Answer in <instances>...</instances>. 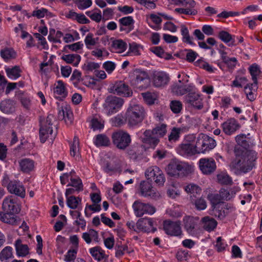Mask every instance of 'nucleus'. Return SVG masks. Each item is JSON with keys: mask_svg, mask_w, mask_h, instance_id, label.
Here are the masks:
<instances>
[{"mask_svg": "<svg viewBox=\"0 0 262 262\" xmlns=\"http://www.w3.org/2000/svg\"><path fill=\"white\" fill-rule=\"evenodd\" d=\"M235 159L230 164V168L237 174L246 173L251 171L255 166L257 159L254 150L243 149L239 146L234 148Z\"/></svg>", "mask_w": 262, "mask_h": 262, "instance_id": "f257e3e1", "label": "nucleus"}, {"mask_svg": "<svg viewBox=\"0 0 262 262\" xmlns=\"http://www.w3.org/2000/svg\"><path fill=\"white\" fill-rule=\"evenodd\" d=\"M2 208L4 212H0V220L10 225H16L17 220L15 214H17L20 210L18 199L15 196L10 195L4 199Z\"/></svg>", "mask_w": 262, "mask_h": 262, "instance_id": "f03ea898", "label": "nucleus"}, {"mask_svg": "<svg viewBox=\"0 0 262 262\" xmlns=\"http://www.w3.org/2000/svg\"><path fill=\"white\" fill-rule=\"evenodd\" d=\"M146 116L144 108L139 104H130L126 112V121L131 127L141 123Z\"/></svg>", "mask_w": 262, "mask_h": 262, "instance_id": "7ed1b4c3", "label": "nucleus"}, {"mask_svg": "<svg viewBox=\"0 0 262 262\" xmlns=\"http://www.w3.org/2000/svg\"><path fill=\"white\" fill-rule=\"evenodd\" d=\"M129 76L130 84L136 88L143 90L149 84V76L143 70L136 69L130 72Z\"/></svg>", "mask_w": 262, "mask_h": 262, "instance_id": "20e7f679", "label": "nucleus"}, {"mask_svg": "<svg viewBox=\"0 0 262 262\" xmlns=\"http://www.w3.org/2000/svg\"><path fill=\"white\" fill-rule=\"evenodd\" d=\"M111 138L114 145L121 150H126L131 144V136L123 130H119L113 133Z\"/></svg>", "mask_w": 262, "mask_h": 262, "instance_id": "39448f33", "label": "nucleus"}, {"mask_svg": "<svg viewBox=\"0 0 262 262\" xmlns=\"http://www.w3.org/2000/svg\"><path fill=\"white\" fill-rule=\"evenodd\" d=\"M54 118L53 115L50 114L47 118L43 117H39V137L42 143L45 142L49 135L53 133L52 120Z\"/></svg>", "mask_w": 262, "mask_h": 262, "instance_id": "423d86ee", "label": "nucleus"}, {"mask_svg": "<svg viewBox=\"0 0 262 262\" xmlns=\"http://www.w3.org/2000/svg\"><path fill=\"white\" fill-rule=\"evenodd\" d=\"M124 101L115 96H107L103 104V107L108 115L114 114L119 111L123 104Z\"/></svg>", "mask_w": 262, "mask_h": 262, "instance_id": "0eeeda50", "label": "nucleus"}, {"mask_svg": "<svg viewBox=\"0 0 262 262\" xmlns=\"http://www.w3.org/2000/svg\"><path fill=\"white\" fill-rule=\"evenodd\" d=\"M145 174L148 180L154 181L159 186H163L165 182L163 172L156 166L148 168Z\"/></svg>", "mask_w": 262, "mask_h": 262, "instance_id": "6e6552de", "label": "nucleus"}, {"mask_svg": "<svg viewBox=\"0 0 262 262\" xmlns=\"http://www.w3.org/2000/svg\"><path fill=\"white\" fill-rule=\"evenodd\" d=\"M188 165L180 161L172 160L167 166V173L171 177H179L187 172Z\"/></svg>", "mask_w": 262, "mask_h": 262, "instance_id": "1a4fd4ad", "label": "nucleus"}, {"mask_svg": "<svg viewBox=\"0 0 262 262\" xmlns=\"http://www.w3.org/2000/svg\"><path fill=\"white\" fill-rule=\"evenodd\" d=\"M196 147L199 153H204L213 149L216 145L215 141L206 135L200 136L196 140Z\"/></svg>", "mask_w": 262, "mask_h": 262, "instance_id": "9d476101", "label": "nucleus"}, {"mask_svg": "<svg viewBox=\"0 0 262 262\" xmlns=\"http://www.w3.org/2000/svg\"><path fill=\"white\" fill-rule=\"evenodd\" d=\"M3 185H7V189L10 193L14 194L21 198L25 197V188L19 181L16 180L10 181L8 183V180L4 179L3 181Z\"/></svg>", "mask_w": 262, "mask_h": 262, "instance_id": "9b49d317", "label": "nucleus"}, {"mask_svg": "<svg viewBox=\"0 0 262 262\" xmlns=\"http://www.w3.org/2000/svg\"><path fill=\"white\" fill-rule=\"evenodd\" d=\"M163 229L165 233L170 236L179 237L183 235L180 221L166 220L163 222Z\"/></svg>", "mask_w": 262, "mask_h": 262, "instance_id": "f8f14e48", "label": "nucleus"}, {"mask_svg": "<svg viewBox=\"0 0 262 262\" xmlns=\"http://www.w3.org/2000/svg\"><path fill=\"white\" fill-rule=\"evenodd\" d=\"M133 208L136 215L138 217H141L144 214H153L156 210L154 206L140 201H135L133 205Z\"/></svg>", "mask_w": 262, "mask_h": 262, "instance_id": "ddd939ff", "label": "nucleus"}, {"mask_svg": "<svg viewBox=\"0 0 262 262\" xmlns=\"http://www.w3.org/2000/svg\"><path fill=\"white\" fill-rule=\"evenodd\" d=\"M198 217L185 216L183 219L184 228L191 236H195L198 233Z\"/></svg>", "mask_w": 262, "mask_h": 262, "instance_id": "4468645a", "label": "nucleus"}, {"mask_svg": "<svg viewBox=\"0 0 262 262\" xmlns=\"http://www.w3.org/2000/svg\"><path fill=\"white\" fill-rule=\"evenodd\" d=\"M110 93L117 94L123 97H131L133 95L132 90L129 86L122 81L117 82L110 89Z\"/></svg>", "mask_w": 262, "mask_h": 262, "instance_id": "2eb2a0df", "label": "nucleus"}, {"mask_svg": "<svg viewBox=\"0 0 262 262\" xmlns=\"http://www.w3.org/2000/svg\"><path fill=\"white\" fill-rule=\"evenodd\" d=\"M199 167L205 174H210L216 169V163L212 158H202L199 161Z\"/></svg>", "mask_w": 262, "mask_h": 262, "instance_id": "dca6fc26", "label": "nucleus"}, {"mask_svg": "<svg viewBox=\"0 0 262 262\" xmlns=\"http://www.w3.org/2000/svg\"><path fill=\"white\" fill-rule=\"evenodd\" d=\"M185 102L189 106H192L197 110H201L203 107L202 99L200 95L195 93H189L185 96Z\"/></svg>", "mask_w": 262, "mask_h": 262, "instance_id": "f3484780", "label": "nucleus"}, {"mask_svg": "<svg viewBox=\"0 0 262 262\" xmlns=\"http://www.w3.org/2000/svg\"><path fill=\"white\" fill-rule=\"evenodd\" d=\"M223 132L227 135H231L238 129L241 125L233 118H230L222 124Z\"/></svg>", "mask_w": 262, "mask_h": 262, "instance_id": "a211bd4d", "label": "nucleus"}, {"mask_svg": "<svg viewBox=\"0 0 262 262\" xmlns=\"http://www.w3.org/2000/svg\"><path fill=\"white\" fill-rule=\"evenodd\" d=\"M153 221L150 218H141L139 219L136 223V228L137 230L146 232H149L151 230L155 232L156 228H152Z\"/></svg>", "mask_w": 262, "mask_h": 262, "instance_id": "6ab92c4d", "label": "nucleus"}, {"mask_svg": "<svg viewBox=\"0 0 262 262\" xmlns=\"http://www.w3.org/2000/svg\"><path fill=\"white\" fill-rule=\"evenodd\" d=\"M58 118L59 120H64L67 124H71L73 121V115L70 107L62 106L58 111Z\"/></svg>", "mask_w": 262, "mask_h": 262, "instance_id": "aec40b11", "label": "nucleus"}, {"mask_svg": "<svg viewBox=\"0 0 262 262\" xmlns=\"http://www.w3.org/2000/svg\"><path fill=\"white\" fill-rule=\"evenodd\" d=\"M140 193L141 195L145 197L156 198L157 194L155 190L149 182L142 181L140 185Z\"/></svg>", "mask_w": 262, "mask_h": 262, "instance_id": "412c9836", "label": "nucleus"}, {"mask_svg": "<svg viewBox=\"0 0 262 262\" xmlns=\"http://www.w3.org/2000/svg\"><path fill=\"white\" fill-rule=\"evenodd\" d=\"M144 137L142 138V142L148 147L155 148L159 142L157 137L152 134L150 130H146L143 133Z\"/></svg>", "mask_w": 262, "mask_h": 262, "instance_id": "4be33fe9", "label": "nucleus"}, {"mask_svg": "<svg viewBox=\"0 0 262 262\" xmlns=\"http://www.w3.org/2000/svg\"><path fill=\"white\" fill-rule=\"evenodd\" d=\"M169 81V77L166 73L158 72L154 75L153 82L156 87H161L167 85Z\"/></svg>", "mask_w": 262, "mask_h": 262, "instance_id": "5701e85b", "label": "nucleus"}, {"mask_svg": "<svg viewBox=\"0 0 262 262\" xmlns=\"http://www.w3.org/2000/svg\"><path fill=\"white\" fill-rule=\"evenodd\" d=\"M54 97L59 100H63L68 95L65 86L61 80L57 82V84H55L54 88Z\"/></svg>", "mask_w": 262, "mask_h": 262, "instance_id": "b1692460", "label": "nucleus"}, {"mask_svg": "<svg viewBox=\"0 0 262 262\" xmlns=\"http://www.w3.org/2000/svg\"><path fill=\"white\" fill-rule=\"evenodd\" d=\"M179 151L181 155L191 156L199 154L198 147H196V143L195 145L188 143L182 144L179 147Z\"/></svg>", "mask_w": 262, "mask_h": 262, "instance_id": "393cba45", "label": "nucleus"}, {"mask_svg": "<svg viewBox=\"0 0 262 262\" xmlns=\"http://www.w3.org/2000/svg\"><path fill=\"white\" fill-rule=\"evenodd\" d=\"M193 86L191 85L173 84L171 88L172 92L178 95H183L191 92Z\"/></svg>", "mask_w": 262, "mask_h": 262, "instance_id": "a878e982", "label": "nucleus"}, {"mask_svg": "<svg viewBox=\"0 0 262 262\" xmlns=\"http://www.w3.org/2000/svg\"><path fill=\"white\" fill-rule=\"evenodd\" d=\"M19 165L21 171L28 173L34 169V162L31 159L24 158L19 161Z\"/></svg>", "mask_w": 262, "mask_h": 262, "instance_id": "bb28decb", "label": "nucleus"}, {"mask_svg": "<svg viewBox=\"0 0 262 262\" xmlns=\"http://www.w3.org/2000/svg\"><path fill=\"white\" fill-rule=\"evenodd\" d=\"M202 222L204 229L208 232L213 231L217 225V223L214 219L208 216L203 217Z\"/></svg>", "mask_w": 262, "mask_h": 262, "instance_id": "cd10ccee", "label": "nucleus"}, {"mask_svg": "<svg viewBox=\"0 0 262 262\" xmlns=\"http://www.w3.org/2000/svg\"><path fill=\"white\" fill-rule=\"evenodd\" d=\"M1 110L6 114H12L15 111V103L11 100H6L1 102Z\"/></svg>", "mask_w": 262, "mask_h": 262, "instance_id": "c85d7f7f", "label": "nucleus"}, {"mask_svg": "<svg viewBox=\"0 0 262 262\" xmlns=\"http://www.w3.org/2000/svg\"><path fill=\"white\" fill-rule=\"evenodd\" d=\"M185 190L190 194V197L191 200L197 198V195H200L201 193V188L197 185L191 183L185 187Z\"/></svg>", "mask_w": 262, "mask_h": 262, "instance_id": "c756f323", "label": "nucleus"}, {"mask_svg": "<svg viewBox=\"0 0 262 262\" xmlns=\"http://www.w3.org/2000/svg\"><path fill=\"white\" fill-rule=\"evenodd\" d=\"M16 253L19 256L24 257L29 253V248L27 245L22 244L20 239H18L15 243Z\"/></svg>", "mask_w": 262, "mask_h": 262, "instance_id": "7c9ffc66", "label": "nucleus"}, {"mask_svg": "<svg viewBox=\"0 0 262 262\" xmlns=\"http://www.w3.org/2000/svg\"><path fill=\"white\" fill-rule=\"evenodd\" d=\"M61 59L67 63L73 64L74 66L77 67L80 61L81 57L78 54H71L63 55Z\"/></svg>", "mask_w": 262, "mask_h": 262, "instance_id": "2f4dec72", "label": "nucleus"}, {"mask_svg": "<svg viewBox=\"0 0 262 262\" xmlns=\"http://www.w3.org/2000/svg\"><path fill=\"white\" fill-rule=\"evenodd\" d=\"M94 143L97 147L108 146L110 145L111 142L109 138L106 135L99 134L96 136Z\"/></svg>", "mask_w": 262, "mask_h": 262, "instance_id": "473e14b6", "label": "nucleus"}, {"mask_svg": "<svg viewBox=\"0 0 262 262\" xmlns=\"http://www.w3.org/2000/svg\"><path fill=\"white\" fill-rule=\"evenodd\" d=\"M249 72L252 76V79L253 81L255 89H257V76L261 73L259 67L256 63L252 64L249 68Z\"/></svg>", "mask_w": 262, "mask_h": 262, "instance_id": "72a5a7b5", "label": "nucleus"}, {"mask_svg": "<svg viewBox=\"0 0 262 262\" xmlns=\"http://www.w3.org/2000/svg\"><path fill=\"white\" fill-rule=\"evenodd\" d=\"M90 252L95 259L100 261L105 258H107L108 256L105 255L104 251L99 247H95L90 249Z\"/></svg>", "mask_w": 262, "mask_h": 262, "instance_id": "f704fd0d", "label": "nucleus"}, {"mask_svg": "<svg viewBox=\"0 0 262 262\" xmlns=\"http://www.w3.org/2000/svg\"><path fill=\"white\" fill-rule=\"evenodd\" d=\"M0 54L1 57L5 61L15 58L16 56V53L11 48H6L4 49L1 50Z\"/></svg>", "mask_w": 262, "mask_h": 262, "instance_id": "c9c22d12", "label": "nucleus"}, {"mask_svg": "<svg viewBox=\"0 0 262 262\" xmlns=\"http://www.w3.org/2000/svg\"><path fill=\"white\" fill-rule=\"evenodd\" d=\"M219 38L225 43L231 42L230 45L232 46H236L235 40L233 36L228 32L225 31H220L218 35Z\"/></svg>", "mask_w": 262, "mask_h": 262, "instance_id": "e433bc0d", "label": "nucleus"}, {"mask_svg": "<svg viewBox=\"0 0 262 262\" xmlns=\"http://www.w3.org/2000/svg\"><path fill=\"white\" fill-rule=\"evenodd\" d=\"M6 72L8 77L10 78L17 79L20 76L21 70L19 66H15L12 68H6Z\"/></svg>", "mask_w": 262, "mask_h": 262, "instance_id": "4c0bfd02", "label": "nucleus"}, {"mask_svg": "<svg viewBox=\"0 0 262 262\" xmlns=\"http://www.w3.org/2000/svg\"><path fill=\"white\" fill-rule=\"evenodd\" d=\"M81 203V199L79 197H76L74 195L67 197V204L68 206L72 209H75L78 208V205Z\"/></svg>", "mask_w": 262, "mask_h": 262, "instance_id": "58836bf2", "label": "nucleus"}, {"mask_svg": "<svg viewBox=\"0 0 262 262\" xmlns=\"http://www.w3.org/2000/svg\"><path fill=\"white\" fill-rule=\"evenodd\" d=\"M120 25L128 27L127 32L128 33L134 29V20L132 16H125L119 20Z\"/></svg>", "mask_w": 262, "mask_h": 262, "instance_id": "ea45409f", "label": "nucleus"}, {"mask_svg": "<svg viewBox=\"0 0 262 262\" xmlns=\"http://www.w3.org/2000/svg\"><path fill=\"white\" fill-rule=\"evenodd\" d=\"M181 32L183 36V41L189 45H194V43L192 40V38L189 35L188 28L184 25H181Z\"/></svg>", "mask_w": 262, "mask_h": 262, "instance_id": "a19ab883", "label": "nucleus"}, {"mask_svg": "<svg viewBox=\"0 0 262 262\" xmlns=\"http://www.w3.org/2000/svg\"><path fill=\"white\" fill-rule=\"evenodd\" d=\"M111 46L117 52L122 53L125 51L127 45L122 40L118 39L113 41Z\"/></svg>", "mask_w": 262, "mask_h": 262, "instance_id": "79ce46f5", "label": "nucleus"}, {"mask_svg": "<svg viewBox=\"0 0 262 262\" xmlns=\"http://www.w3.org/2000/svg\"><path fill=\"white\" fill-rule=\"evenodd\" d=\"M151 50L158 56L161 58H163L166 60H168L172 58V56L171 54L165 53L161 47H153Z\"/></svg>", "mask_w": 262, "mask_h": 262, "instance_id": "37998d69", "label": "nucleus"}, {"mask_svg": "<svg viewBox=\"0 0 262 262\" xmlns=\"http://www.w3.org/2000/svg\"><path fill=\"white\" fill-rule=\"evenodd\" d=\"M79 150V141L77 136H74L73 143L70 147V154L73 157H78Z\"/></svg>", "mask_w": 262, "mask_h": 262, "instance_id": "c03bdc74", "label": "nucleus"}, {"mask_svg": "<svg viewBox=\"0 0 262 262\" xmlns=\"http://www.w3.org/2000/svg\"><path fill=\"white\" fill-rule=\"evenodd\" d=\"M70 181L71 183L68 184L67 186H72L74 187L78 192L83 190L82 182L79 177L70 178Z\"/></svg>", "mask_w": 262, "mask_h": 262, "instance_id": "a18cd8bd", "label": "nucleus"}, {"mask_svg": "<svg viewBox=\"0 0 262 262\" xmlns=\"http://www.w3.org/2000/svg\"><path fill=\"white\" fill-rule=\"evenodd\" d=\"M229 214V211H225V210L220 209L219 207L212 208V214L218 219L223 220Z\"/></svg>", "mask_w": 262, "mask_h": 262, "instance_id": "49530a36", "label": "nucleus"}, {"mask_svg": "<svg viewBox=\"0 0 262 262\" xmlns=\"http://www.w3.org/2000/svg\"><path fill=\"white\" fill-rule=\"evenodd\" d=\"M236 142L238 145L236 146H239L243 149L248 150L247 148L249 147V143L246 139L245 135L242 134L237 136L235 138Z\"/></svg>", "mask_w": 262, "mask_h": 262, "instance_id": "de8ad7c7", "label": "nucleus"}, {"mask_svg": "<svg viewBox=\"0 0 262 262\" xmlns=\"http://www.w3.org/2000/svg\"><path fill=\"white\" fill-rule=\"evenodd\" d=\"M152 134L157 137H162L166 133V125L162 124L160 126H158L154 128L152 130Z\"/></svg>", "mask_w": 262, "mask_h": 262, "instance_id": "09e8293b", "label": "nucleus"}, {"mask_svg": "<svg viewBox=\"0 0 262 262\" xmlns=\"http://www.w3.org/2000/svg\"><path fill=\"white\" fill-rule=\"evenodd\" d=\"M208 198L211 202L212 208L218 207L217 205L223 201L220 193L209 194Z\"/></svg>", "mask_w": 262, "mask_h": 262, "instance_id": "8fccbe9b", "label": "nucleus"}, {"mask_svg": "<svg viewBox=\"0 0 262 262\" xmlns=\"http://www.w3.org/2000/svg\"><path fill=\"white\" fill-rule=\"evenodd\" d=\"M181 130L180 128L173 127L168 136V141L173 142L178 140Z\"/></svg>", "mask_w": 262, "mask_h": 262, "instance_id": "3c124183", "label": "nucleus"}, {"mask_svg": "<svg viewBox=\"0 0 262 262\" xmlns=\"http://www.w3.org/2000/svg\"><path fill=\"white\" fill-rule=\"evenodd\" d=\"M93 36V34L90 33L85 37L84 42L88 48H90V47L95 46L98 42L99 38H94Z\"/></svg>", "mask_w": 262, "mask_h": 262, "instance_id": "603ef678", "label": "nucleus"}, {"mask_svg": "<svg viewBox=\"0 0 262 262\" xmlns=\"http://www.w3.org/2000/svg\"><path fill=\"white\" fill-rule=\"evenodd\" d=\"M245 92L247 95V98L250 101H253L255 99L254 95L252 92V91H255L257 89H255L254 83L252 84H247L244 88Z\"/></svg>", "mask_w": 262, "mask_h": 262, "instance_id": "864d4df0", "label": "nucleus"}, {"mask_svg": "<svg viewBox=\"0 0 262 262\" xmlns=\"http://www.w3.org/2000/svg\"><path fill=\"white\" fill-rule=\"evenodd\" d=\"M12 248L11 247H6L0 253V259L1 261L7 260L12 256Z\"/></svg>", "mask_w": 262, "mask_h": 262, "instance_id": "5fc2aeb1", "label": "nucleus"}, {"mask_svg": "<svg viewBox=\"0 0 262 262\" xmlns=\"http://www.w3.org/2000/svg\"><path fill=\"white\" fill-rule=\"evenodd\" d=\"M218 181L223 185H231L232 180L231 177L224 173L219 174L217 176Z\"/></svg>", "mask_w": 262, "mask_h": 262, "instance_id": "6e6d98bb", "label": "nucleus"}, {"mask_svg": "<svg viewBox=\"0 0 262 262\" xmlns=\"http://www.w3.org/2000/svg\"><path fill=\"white\" fill-rule=\"evenodd\" d=\"M170 107L173 113L178 114L182 109V104L179 100H172L170 102Z\"/></svg>", "mask_w": 262, "mask_h": 262, "instance_id": "4d7b16f0", "label": "nucleus"}, {"mask_svg": "<svg viewBox=\"0 0 262 262\" xmlns=\"http://www.w3.org/2000/svg\"><path fill=\"white\" fill-rule=\"evenodd\" d=\"M192 202L194 203L196 208L199 210H204L207 207V203L206 201L202 198H198L196 199H193L191 200Z\"/></svg>", "mask_w": 262, "mask_h": 262, "instance_id": "13d9d810", "label": "nucleus"}, {"mask_svg": "<svg viewBox=\"0 0 262 262\" xmlns=\"http://www.w3.org/2000/svg\"><path fill=\"white\" fill-rule=\"evenodd\" d=\"M219 192L223 201L230 200L235 194V193L233 192V191H231V192H230V191L226 189L225 188L221 189Z\"/></svg>", "mask_w": 262, "mask_h": 262, "instance_id": "bf43d9fd", "label": "nucleus"}, {"mask_svg": "<svg viewBox=\"0 0 262 262\" xmlns=\"http://www.w3.org/2000/svg\"><path fill=\"white\" fill-rule=\"evenodd\" d=\"M174 11L175 12L180 14H185L190 15H195L198 12L195 9L190 8H176Z\"/></svg>", "mask_w": 262, "mask_h": 262, "instance_id": "052dcab7", "label": "nucleus"}, {"mask_svg": "<svg viewBox=\"0 0 262 262\" xmlns=\"http://www.w3.org/2000/svg\"><path fill=\"white\" fill-rule=\"evenodd\" d=\"M142 96L144 99V100L147 104L151 105L155 103V99L154 98L151 93H142Z\"/></svg>", "mask_w": 262, "mask_h": 262, "instance_id": "680f3d73", "label": "nucleus"}, {"mask_svg": "<svg viewBox=\"0 0 262 262\" xmlns=\"http://www.w3.org/2000/svg\"><path fill=\"white\" fill-rule=\"evenodd\" d=\"M77 250L75 249L69 250L64 255V260L70 262L75 259L76 257Z\"/></svg>", "mask_w": 262, "mask_h": 262, "instance_id": "e2e57ef3", "label": "nucleus"}, {"mask_svg": "<svg viewBox=\"0 0 262 262\" xmlns=\"http://www.w3.org/2000/svg\"><path fill=\"white\" fill-rule=\"evenodd\" d=\"M224 62L227 66L230 69L234 68L236 63L237 59L235 57L229 58V57H224Z\"/></svg>", "mask_w": 262, "mask_h": 262, "instance_id": "0e129e2a", "label": "nucleus"}, {"mask_svg": "<svg viewBox=\"0 0 262 262\" xmlns=\"http://www.w3.org/2000/svg\"><path fill=\"white\" fill-rule=\"evenodd\" d=\"M186 51H187L186 59L189 62H191L194 61L198 56V53L193 51L192 50L187 49L186 50Z\"/></svg>", "mask_w": 262, "mask_h": 262, "instance_id": "69168bd1", "label": "nucleus"}, {"mask_svg": "<svg viewBox=\"0 0 262 262\" xmlns=\"http://www.w3.org/2000/svg\"><path fill=\"white\" fill-rule=\"evenodd\" d=\"M92 4L91 0H78V8L80 10H84L90 7Z\"/></svg>", "mask_w": 262, "mask_h": 262, "instance_id": "338daca9", "label": "nucleus"}, {"mask_svg": "<svg viewBox=\"0 0 262 262\" xmlns=\"http://www.w3.org/2000/svg\"><path fill=\"white\" fill-rule=\"evenodd\" d=\"M99 64L94 62H89L86 64H84L82 68L86 71H92L99 68Z\"/></svg>", "mask_w": 262, "mask_h": 262, "instance_id": "774afa93", "label": "nucleus"}]
</instances>
